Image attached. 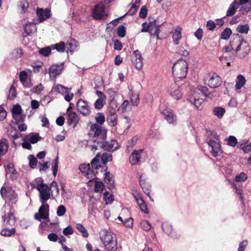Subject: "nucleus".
<instances>
[{
  "label": "nucleus",
  "mask_w": 251,
  "mask_h": 251,
  "mask_svg": "<svg viewBox=\"0 0 251 251\" xmlns=\"http://www.w3.org/2000/svg\"><path fill=\"white\" fill-rule=\"evenodd\" d=\"M100 237L105 249L108 251H116L118 244L116 235L111 232L102 229L100 232Z\"/></svg>",
  "instance_id": "nucleus-1"
},
{
  "label": "nucleus",
  "mask_w": 251,
  "mask_h": 251,
  "mask_svg": "<svg viewBox=\"0 0 251 251\" xmlns=\"http://www.w3.org/2000/svg\"><path fill=\"white\" fill-rule=\"evenodd\" d=\"M188 64L186 61L179 59L173 66V74L176 79L186 77L187 73Z\"/></svg>",
  "instance_id": "nucleus-2"
},
{
  "label": "nucleus",
  "mask_w": 251,
  "mask_h": 251,
  "mask_svg": "<svg viewBox=\"0 0 251 251\" xmlns=\"http://www.w3.org/2000/svg\"><path fill=\"white\" fill-rule=\"evenodd\" d=\"M94 143H96L98 145L105 151L113 152L119 148L118 143L116 140L109 139L106 140L102 139L101 141L95 140Z\"/></svg>",
  "instance_id": "nucleus-3"
},
{
  "label": "nucleus",
  "mask_w": 251,
  "mask_h": 251,
  "mask_svg": "<svg viewBox=\"0 0 251 251\" xmlns=\"http://www.w3.org/2000/svg\"><path fill=\"white\" fill-rule=\"evenodd\" d=\"M90 131L94 137H99L101 140L106 138L107 130L97 124H93L91 126Z\"/></svg>",
  "instance_id": "nucleus-4"
},
{
  "label": "nucleus",
  "mask_w": 251,
  "mask_h": 251,
  "mask_svg": "<svg viewBox=\"0 0 251 251\" xmlns=\"http://www.w3.org/2000/svg\"><path fill=\"white\" fill-rule=\"evenodd\" d=\"M37 189L40 193V199L41 202H45L50 199V188L45 183L39 184Z\"/></svg>",
  "instance_id": "nucleus-5"
},
{
  "label": "nucleus",
  "mask_w": 251,
  "mask_h": 251,
  "mask_svg": "<svg viewBox=\"0 0 251 251\" xmlns=\"http://www.w3.org/2000/svg\"><path fill=\"white\" fill-rule=\"evenodd\" d=\"M42 204L39 209L38 213L34 215L35 219L41 222L42 219H47L49 216V205L48 203L42 202Z\"/></svg>",
  "instance_id": "nucleus-6"
},
{
  "label": "nucleus",
  "mask_w": 251,
  "mask_h": 251,
  "mask_svg": "<svg viewBox=\"0 0 251 251\" xmlns=\"http://www.w3.org/2000/svg\"><path fill=\"white\" fill-rule=\"evenodd\" d=\"M77 110L83 116H88L91 113V109L87 102L79 99L76 103Z\"/></svg>",
  "instance_id": "nucleus-7"
},
{
  "label": "nucleus",
  "mask_w": 251,
  "mask_h": 251,
  "mask_svg": "<svg viewBox=\"0 0 251 251\" xmlns=\"http://www.w3.org/2000/svg\"><path fill=\"white\" fill-rule=\"evenodd\" d=\"M208 144L211 148V153L213 156H219L223 153L219 141L211 139L208 142Z\"/></svg>",
  "instance_id": "nucleus-8"
},
{
  "label": "nucleus",
  "mask_w": 251,
  "mask_h": 251,
  "mask_svg": "<svg viewBox=\"0 0 251 251\" xmlns=\"http://www.w3.org/2000/svg\"><path fill=\"white\" fill-rule=\"evenodd\" d=\"M93 17L97 20H100L106 16L105 14V7L102 4H99L95 6L92 11Z\"/></svg>",
  "instance_id": "nucleus-9"
},
{
  "label": "nucleus",
  "mask_w": 251,
  "mask_h": 251,
  "mask_svg": "<svg viewBox=\"0 0 251 251\" xmlns=\"http://www.w3.org/2000/svg\"><path fill=\"white\" fill-rule=\"evenodd\" d=\"M236 39H239L240 41L238 43H239V44L236 49L235 53H237V52L241 51L243 55L245 56L250 51V46L246 41L239 38H237Z\"/></svg>",
  "instance_id": "nucleus-10"
},
{
  "label": "nucleus",
  "mask_w": 251,
  "mask_h": 251,
  "mask_svg": "<svg viewBox=\"0 0 251 251\" xmlns=\"http://www.w3.org/2000/svg\"><path fill=\"white\" fill-rule=\"evenodd\" d=\"M132 63L136 68L141 69L143 67V58L139 51L137 50L134 51L131 59Z\"/></svg>",
  "instance_id": "nucleus-11"
},
{
  "label": "nucleus",
  "mask_w": 251,
  "mask_h": 251,
  "mask_svg": "<svg viewBox=\"0 0 251 251\" xmlns=\"http://www.w3.org/2000/svg\"><path fill=\"white\" fill-rule=\"evenodd\" d=\"M169 92L176 100L180 99L182 96L181 92L179 89V87L176 82L171 85L169 89Z\"/></svg>",
  "instance_id": "nucleus-12"
},
{
  "label": "nucleus",
  "mask_w": 251,
  "mask_h": 251,
  "mask_svg": "<svg viewBox=\"0 0 251 251\" xmlns=\"http://www.w3.org/2000/svg\"><path fill=\"white\" fill-rule=\"evenodd\" d=\"M63 68V64L53 65L49 68V74L50 77L54 79L57 75H59Z\"/></svg>",
  "instance_id": "nucleus-13"
},
{
  "label": "nucleus",
  "mask_w": 251,
  "mask_h": 251,
  "mask_svg": "<svg viewBox=\"0 0 251 251\" xmlns=\"http://www.w3.org/2000/svg\"><path fill=\"white\" fill-rule=\"evenodd\" d=\"M221 78L216 74L211 76L208 81V85L212 88H217L222 84Z\"/></svg>",
  "instance_id": "nucleus-14"
},
{
  "label": "nucleus",
  "mask_w": 251,
  "mask_h": 251,
  "mask_svg": "<svg viewBox=\"0 0 251 251\" xmlns=\"http://www.w3.org/2000/svg\"><path fill=\"white\" fill-rule=\"evenodd\" d=\"M67 114V123L69 126H72L73 127H75L79 122V117L74 112H68Z\"/></svg>",
  "instance_id": "nucleus-15"
},
{
  "label": "nucleus",
  "mask_w": 251,
  "mask_h": 251,
  "mask_svg": "<svg viewBox=\"0 0 251 251\" xmlns=\"http://www.w3.org/2000/svg\"><path fill=\"white\" fill-rule=\"evenodd\" d=\"M142 150H134L129 156V162L132 165H136L139 161L141 158L140 153Z\"/></svg>",
  "instance_id": "nucleus-16"
},
{
  "label": "nucleus",
  "mask_w": 251,
  "mask_h": 251,
  "mask_svg": "<svg viewBox=\"0 0 251 251\" xmlns=\"http://www.w3.org/2000/svg\"><path fill=\"white\" fill-rule=\"evenodd\" d=\"M182 28L180 26L176 27L174 31H172L173 42L175 45H177L181 38Z\"/></svg>",
  "instance_id": "nucleus-17"
},
{
  "label": "nucleus",
  "mask_w": 251,
  "mask_h": 251,
  "mask_svg": "<svg viewBox=\"0 0 251 251\" xmlns=\"http://www.w3.org/2000/svg\"><path fill=\"white\" fill-rule=\"evenodd\" d=\"M24 30L26 36H31L37 30V27L34 23H30L24 25Z\"/></svg>",
  "instance_id": "nucleus-18"
},
{
  "label": "nucleus",
  "mask_w": 251,
  "mask_h": 251,
  "mask_svg": "<svg viewBox=\"0 0 251 251\" xmlns=\"http://www.w3.org/2000/svg\"><path fill=\"white\" fill-rule=\"evenodd\" d=\"M147 24L150 31V33L153 35H156L158 36L159 30V26L156 25V21L153 20L152 21H150L149 23Z\"/></svg>",
  "instance_id": "nucleus-19"
},
{
  "label": "nucleus",
  "mask_w": 251,
  "mask_h": 251,
  "mask_svg": "<svg viewBox=\"0 0 251 251\" xmlns=\"http://www.w3.org/2000/svg\"><path fill=\"white\" fill-rule=\"evenodd\" d=\"M8 142L5 138L0 140V156H3L6 153L8 149Z\"/></svg>",
  "instance_id": "nucleus-20"
},
{
  "label": "nucleus",
  "mask_w": 251,
  "mask_h": 251,
  "mask_svg": "<svg viewBox=\"0 0 251 251\" xmlns=\"http://www.w3.org/2000/svg\"><path fill=\"white\" fill-rule=\"evenodd\" d=\"M50 11L49 9H46L45 10H43L42 8H38L37 10V15L40 19V21H42L50 17Z\"/></svg>",
  "instance_id": "nucleus-21"
},
{
  "label": "nucleus",
  "mask_w": 251,
  "mask_h": 251,
  "mask_svg": "<svg viewBox=\"0 0 251 251\" xmlns=\"http://www.w3.org/2000/svg\"><path fill=\"white\" fill-rule=\"evenodd\" d=\"M5 216L4 215L2 216V219L5 223V226H13L15 223V219L13 214L11 212H9L6 217H5Z\"/></svg>",
  "instance_id": "nucleus-22"
},
{
  "label": "nucleus",
  "mask_w": 251,
  "mask_h": 251,
  "mask_svg": "<svg viewBox=\"0 0 251 251\" xmlns=\"http://www.w3.org/2000/svg\"><path fill=\"white\" fill-rule=\"evenodd\" d=\"M239 6V4H238V2L236 1H234L229 5L226 12V16L227 17H230L234 15Z\"/></svg>",
  "instance_id": "nucleus-23"
},
{
  "label": "nucleus",
  "mask_w": 251,
  "mask_h": 251,
  "mask_svg": "<svg viewBox=\"0 0 251 251\" xmlns=\"http://www.w3.org/2000/svg\"><path fill=\"white\" fill-rule=\"evenodd\" d=\"M130 100L132 105L137 106L140 102L139 93L131 91L130 92Z\"/></svg>",
  "instance_id": "nucleus-24"
},
{
  "label": "nucleus",
  "mask_w": 251,
  "mask_h": 251,
  "mask_svg": "<svg viewBox=\"0 0 251 251\" xmlns=\"http://www.w3.org/2000/svg\"><path fill=\"white\" fill-rule=\"evenodd\" d=\"M142 176H140L139 178V183L140 185L142 188L143 191L147 196L150 197V186L148 184H147L145 180L141 179Z\"/></svg>",
  "instance_id": "nucleus-25"
},
{
  "label": "nucleus",
  "mask_w": 251,
  "mask_h": 251,
  "mask_svg": "<svg viewBox=\"0 0 251 251\" xmlns=\"http://www.w3.org/2000/svg\"><path fill=\"white\" fill-rule=\"evenodd\" d=\"M100 153H99L91 161V167L94 169H98L101 167L100 162Z\"/></svg>",
  "instance_id": "nucleus-26"
},
{
  "label": "nucleus",
  "mask_w": 251,
  "mask_h": 251,
  "mask_svg": "<svg viewBox=\"0 0 251 251\" xmlns=\"http://www.w3.org/2000/svg\"><path fill=\"white\" fill-rule=\"evenodd\" d=\"M113 176V175L109 172H106L105 174L104 181L107 184H109V189L114 188V180Z\"/></svg>",
  "instance_id": "nucleus-27"
},
{
  "label": "nucleus",
  "mask_w": 251,
  "mask_h": 251,
  "mask_svg": "<svg viewBox=\"0 0 251 251\" xmlns=\"http://www.w3.org/2000/svg\"><path fill=\"white\" fill-rule=\"evenodd\" d=\"M246 80L243 75H239L237 77L236 80L235 88L236 89L241 88L245 84Z\"/></svg>",
  "instance_id": "nucleus-28"
},
{
  "label": "nucleus",
  "mask_w": 251,
  "mask_h": 251,
  "mask_svg": "<svg viewBox=\"0 0 251 251\" xmlns=\"http://www.w3.org/2000/svg\"><path fill=\"white\" fill-rule=\"evenodd\" d=\"M8 198L12 203H15L17 201V194L15 191L10 189L8 191Z\"/></svg>",
  "instance_id": "nucleus-29"
},
{
  "label": "nucleus",
  "mask_w": 251,
  "mask_h": 251,
  "mask_svg": "<svg viewBox=\"0 0 251 251\" xmlns=\"http://www.w3.org/2000/svg\"><path fill=\"white\" fill-rule=\"evenodd\" d=\"M52 50H56L58 52H62L65 50V45L63 42L51 45Z\"/></svg>",
  "instance_id": "nucleus-30"
},
{
  "label": "nucleus",
  "mask_w": 251,
  "mask_h": 251,
  "mask_svg": "<svg viewBox=\"0 0 251 251\" xmlns=\"http://www.w3.org/2000/svg\"><path fill=\"white\" fill-rule=\"evenodd\" d=\"M67 48L71 51L76 50L79 46V43L74 39H71L70 41L67 44Z\"/></svg>",
  "instance_id": "nucleus-31"
},
{
  "label": "nucleus",
  "mask_w": 251,
  "mask_h": 251,
  "mask_svg": "<svg viewBox=\"0 0 251 251\" xmlns=\"http://www.w3.org/2000/svg\"><path fill=\"white\" fill-rule=\"evenodd\" d=\"M15 232L16 230L15 228H12L10 229L7 228H4L1 230L0 234L3 236L9 237L12 235H14L15 234Z\"/></svg>",
  "instance_id": "nucleus-32"
},
{
  "label": "nucleus",
  "mask_w": 251,
  "mask_h": 251,
  "mask_svg": "<svg viewBox=\"0 0 251 251\" xmlns=\"http://www.w3.org/2000/svg\"><path fill=\"white\" fill-rule=\"evenodd\" d=\"M59 163V157L57 156L56 158L53 160L52 163L51 170L52 171V174L54 176H55L58 171Z\"/></svg>",
  "instance_id": "nucleus-33"
},
{
  "label": "nucleus",
  "mask_w": 251,
  "mask_h": 251,
  "mask_svg": "<svg viewBox=\"0 0 251 251\" xmlns=\"http://www.w3.org/2000/svg\"><path fill=\"white\" fill-rule=\"evenodd\" d=\"M117 119L118 118L117 114L108 115L107 117V121L111 126H114L117 124Z\"/></svg>",
  "instance_id": "nucleus-34"
},
{
  "label": "nucleus",
  "mask_w": 251,
  "mask_h": 251,
  "mask_svg": "<svg viewBox=\"0 0 251 251\" xmlns=\"http://www.w3.org/2000/svg\"><path fill=\"white\" fill-rule=\"evenodd\" d=\"M225 112V109L221 107H216L213 110L214 115L219 118H221L223 116Z\"/></svg>",
  "instance_id": "nucleus-35"
},
{
  "label": "nucleus",
  "mask_w": 251,
  "mask_h": 251,
  "mask_svg": "<svg viewBox=\"0 0 251 251\" xmlns=\"http://www.w3.org/2000/svg\"><path fill=\"white\" fill-rule=\"evenodd\" d=\"M231 34V30L229 28L227 27L221 33V38L223 40H227L229 39Z\"/></svg>",
  "instance_id": "nucleus-36"
},
{
  "label": "nucleus",
  "mask_w": 251,
  "mask_h": 251,
  "mask_svg": "<svg viewBox=\"0 0 251 251\" xmlns=\"http://www.w3.org/2000/svg\"><path fill=\"white\" fill-rule=\"evenodd\" d=\"M240 41L239 39H234L230 42V44L227 46L226 47L224 50H225V52H228L232 50H233L235 44H237Z\"/></svg>",
  "instance_id": "nucleus-37"
},
{
  "label": "nucleus",
  "mask_w": 251,
  "mask_h": 251,
  "mask_svg": "<svg viewBox=\"0 0 251 251\" xmlns=\"http://www.w3.org/2000/svg\"><path fill=\"white\" fill-rule=\"evenodd\" d=\"M101 160L103 164H106L108 162L112 161V155L110 153H104L101 155Z\"/></svg>",
  "instance_id": "nucleus-38"
},
{
  "label": "nucleus",
  "mask_w": 251,
  "mask_h": 251,
  "mask_svg": "<svg viewBox=\"0 0 251 251\" xmlns=\"http://www.w3.org/2000/svg\"><path fill=\"white\" fill-rule=\"evenodd\" d=\"M98 125L101 126L105 122V116L102 113L99 112L95 117Z\"/></svg>",
  "instance_id": "nucleus-39"
},
{
  "label": "nucleus",
  "mask_w": 251,
  "mask_h": 251,
  "mask_svg": "<svg viewBox=\"0 0 251 251\" xmlns=\"http://www.w3.org/2000/svg\"><path fill=\"white\" fill-rule=\"evenodd\" d=\"M162 228L164 232L169 235L171 234L172 232V226L168 223H163L162 225Z\"/></svg>",
  "instance_id": "nucleus-40"
},
{
  "label": "nucleus",
  "mask_w": 251,
  "mask_h": 251,
  "mask_svg": "<svg viewBox=\"0 0 251 251\" xmlns=\"http://www.w3.org/2000/svg\"><path fill=\"white\" fill-rule=\"evenodd\" d=\"M29 165L32 169H34L37 166L38 160L33 155H29L28 156Z\"/></svg>",
  "instance_id": "nucleus-41"
},
{
  "label": "nucleus",
  "mask_w": 251,
  "mask_h": 251,
  "mask_svg": "<svg viewBox=\"0 0 251 251\" xmlns=\"http://www.w3.org/2000/svg\"><path fill=\"white\" fill-rule=\"evenodd\" d=\"M22 108L19 104L15 105L12 110V116L14 119H16L17 115H19L22 113Z\"/></svg>",
  "instance_id": "nucleus-42"
},
{
  "label": "nucleus",
  "mask_w": 251,
  "mask_h": 251,
  "mask_svg": "<svg viewBox=\"0 0 251 251\" xmlns=\"http://www.w3.org/2000/svg\"><path fill=\"white\" fill-rule=\"evenodd\" d=\"M75 227L80 232L82 233L83 237L86 238L88 236L89 234L87 230L85 228L82 224H76Z\"/></svg>",
  "instance_id": "nucleus-43"
},
{
  "label": "nucleus",
  "mask_w": 251,
  "mask_h": 251,
  "mask_svg": "<svg viewBox=\"0 0 251 251\" xmlns=\"http://www.w3.org/2000/svg\"><path fill=\"white\" fill-rule=\"evenodd\" d=\"M249 30V26L248 24L244 25H238L236 28V30L241 33H247Z\"/></svg>",
  "instance_id": "nucleus-44"
},
{
  "label": "nucleus",
  "mask_w": 251,
  "mask_h": 251,
  "mask_svg": "<svg viewBox=\"0 0 251 251\" xmlns=\"http://www.w3.org/2000/svg\"><path fill=\"white\" fill-rule=\"evenodd\" d=\"M53 90L58 93H63L67 92V90H69V88L62 85L58 84L53 88Z\"/></svg>",
  "instance_id": "nucleus-45"
},
{
  "label": "nucleus",
  "mask_w": 251,
  "mask_h": 251,
  "mask_svg": "<svg viewBox=\"0 0 251 251\" xmlns=\"http://www.w3.org/2000/svg\"><path fill=\"white\" fill-rule=\"evenodd\" d=\"M51 49V46L43 48L39 50V53L44 56H48L50 54Z\"/></svg>",
  "instance_id": "nucleus-46"
},
{
  "label": "nucleus",
  "mask_w": 251,
  "mask_h": 251,
  "mask_svg": "<svg viewBox=\"0 0 251 251\" xmlns=\"http://www.w3.org/2000/svg\"><path fill=\"white\" fill-rule=\"evenodd\" d=\"M30 135L31 136L29 139V141L31 144H35L41 139V137L39 136L38 133H31Z\"/></svg>",
  "instance_id": "nucleus-47"
},
{
  "label": "nucleus",
  "mask_w": 251,
  "mask_h": 251,
  "mask_svg": "<svg viewBox=\"0 0 251 251\" xmlns=\"http://www.w3.org/2000/svg\"><path fill=\"white\" fill-rule=\"evenodd\" d=\"M19 6L21 8L22 12H25L29 6V3L26 0H22L20 1Z\"/></svg>",
  "instance_id": "nucleus-48"
},
{
  "label": "nucleus",
  "mask_w": 251,
  "mask_h": 251,
  "mask_svg": "<svg viewBox=\"0 0 251 251\" xmlns=\"http://www.w3.org/2000/svg\"><path fill=\"white\" fill-rule=\"evenodd\" d=\"M176 53L181 56H187L189 55V51L182 47H179L177 48Z\"/></svg>",
  "instance_id": "nucleus-49"
},
{
  "label": "nucleus",
  "mask_w": 251,
  "mask_h": 251,
  "mask_svg": "<svg viewBox=\"0 0 251 251\" xmlns=\"http://www.w3.org/2000/svg\"><path fill=\"white\" fill-rule=\"evenodd\" d=\"M105 103V100L98 99L94 103V107L96 109L100 110L102 108Z\"/></svg>",
  "instance_id": "nucleus-50"
},
{
  "label": "nucleus",
  "mask_w": 251,
  "mask_h": 251,
  "mask_svg": "<svg viewBox=\"0 0 251 251\" xmlns=\"http://www.w3.org/2000/svg\"><path fill=\"white\" fill-rule=\"evenodd\" d=\"M126 28L125 26L123 25H120L117 29V34L119 37L121 38L124 37L126 35Z\"/></svg>",
  "instance_id": "nucleus-51"
},
{
  "label": "nucleus",
  "mask_w": 251,
  "mask_h": 251,
  "mask_svg": "<svg viewBox=\"0 0 251 251\" xmlns=\"http://www.w3.org/2000/svg\"><path fill=\"white\" fill-rule=\"evenodd\" d=\"M66 212V209L64 205H60L57 208L56 214L58 216H63Z\"/></svg>",
  "instance_id": "nucleus-52"
},
{
  "label": "nucleus",
  "mask_w": 251,
  "mask_h": 251,
  "mask_svg": "<svg viewBox=\"0 0 251 251\" xmlns=\"http://www.w3.org/2000/svg\"><path fill=\"white\" fill-rule=\"evenodd\" d=\"M165 119L170 124H175L176 122V117L174 113L170 115H168Z\"/></svg>",
  "instance_id": "nucleus-53"
},
{
  "label": "nucleus",
  "mask_w": 251,
  "mask_h": 251,
  "mask_svg": "<svg viewBox=\"0 0 251 251\" xmlns=\"http://www.w3.org/2000/svg\"><path fill=\"white\" fill-rule=\"evenodd\" d=\"M17 93L16 88L13 85H12L10 87L9 91V94L8 95V98L10 100H13L16 97Z\"/></svg>",
  "instance_id": "nucleus-54"
},
{
  "label": "nucleus",
  "mask_w": 251,
  "mask_h": 251,
  "mask_svg": "<svg viewBox=\"0 0 251 251\" xmlns=\"http://www.w3.org/2000/svg\"><path fill=\"white\" fill-rule=\"evenodd\" d=\"M103 189V184L101 182L96 181L95 185L94 190L95 192H101Z\"/></svg>",
  "instance_id": "nucleus-55"
},
{
  "label": "nucleus",
  "mask_w": 251,
  "mask_h": 251,
  "mask_svg": "<svg viewBox=\"0 0 251 251\" xmlns=\"http://www.w3.org/2000/svg\"><path fill=\"white\" fill-rule=\"evenodd\" d=\"M84 176L90 180H93L96 178V176L94 171L92 169H90L86 174Z\"/></svg>",
  "instance_id": "nucleus-56"
},
{
  "label": "nucleus",
  "mask_w": 251,
  "mask_h": 251,
  "mask_svg": "<svg viewBox=\"0 0 251 251\" xmlns=\"http://www.w3.org/2000/svg\"><path fill=\"white\" fill-rule=\"evenodd\" d=\"M90 169L89 164H83L80 165L79 166V169L84 176Z\"/></svg>",
  "instance_id": "nucleus-57"
},
{
  "label": "nucleus",
  "mask_w": 251,
  "mask_h": 251,
  "mask_svg": "<svg viewBox=\"0 0 251 251\" xmlns=\"http://www.w3.org/2000/svg\"><path fill=\"white\" fill-rule=\"evenodd\" d=\"M128 106H129V101L127 100H125L119 108V110L124 113L127 110Z\"/></svg>",
  "instance_id": "nucleus-58"
},
{
  "label": "nucleus",
  "mask_w": 251,
  "mask_h": 251,
  "mask_svg": "<svg viewBox=\"0 0 251 251\" xmlns=\"http://www.w3.org/2000/svg\"><path fill=\"white\" fill-rule=\"evenodd\" d=\"M228 145L231 147H235L237 144V140L235 137L230 136L227 140Z\"/></svg>",
  "instance_id": "nucleus-59"
},
{
  "label": "nucleus",
  "mask_w": 251,
  "mask_h": 251,
  "mask_svg": "<svg viewBox=\"0 0 251 251\" xmlns=\"http://www.w3.org/2000/svg\"><path fill=\"white\" fill-rule=\"evenodd\" d=\"M140 225L141 227L145 231H149L151 228V225L147 221H143Z\"/></svg>",
  "instance_id": "nucleus-60"
},
{
  "label": "nucleus",
  "mask_w": 251,
  "mask_h": 251,
  "mask_svg": "<svg viewBox=\"0 0 251 251\" xmlns=\"http://www.w3.org/2000/svg\"><path fill=\"white\" fill-rule=\"evenodd\" d=\"M247 176L244 173H241L239 175L236 176L235 181L237 182L244 181L247 179Z\"/></svg>",
  "instance_id": "nucleus-61"
},
{
  "label": "nucleus",
  "mask_w": 251,
  "mask_h": 251,
  "mask_svg": "<svg viewBox=\"0 0 251 251\" xmlns=\"http://www.w3.org/2000/svg\"><path fill=\"white\" fill-rule=\"evenodd\" d=\"M103 199L106 203L111 202L113 201L112 195L108 192H105L103 194Z\"/></svg>",
  "instance_id": "nucleus-62"
},
{
  "label": "nucleus",
  "mask_w": 251,
  "mask_h": 251,
  "mask_svg": "<svg viewBox=\"0 0 251 251\" xmlns=\"http://www.w3.org/2000/svg\"><path fill=\"white\" fill-rule=\"evenodd\" d=\"M138 8V5H136V4H132L130 9L124 16L126 15V14L129 15H134L136 13Z\"/></svg>",
  "instance_id": "nucleus-63"
},
{
  "label": "nucleus",
  "mask_w": 251,
  "mask_h": 251,
  "mask_svg": "<svg viewBox=\"0 0 251 251\" xmlns=\"http://www.w3.org/2000/svg\"><path fill=\"white\" fill-rule=\"evenodd\" d=\"M74 233V230L72 227L71 226H69L66 228H64L63 230V233L66 235H70L73 234Z\"/></svg>",
  "instance_id": "nucleus-64"
}]
</instances>
